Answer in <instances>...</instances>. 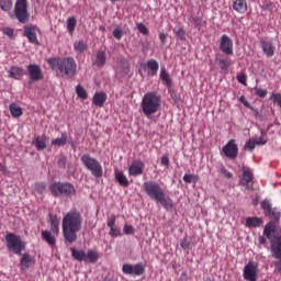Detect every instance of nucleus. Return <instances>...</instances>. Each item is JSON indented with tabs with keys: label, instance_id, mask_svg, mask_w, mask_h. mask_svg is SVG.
<instances>
[{
	"label": "nucleus",
	"instance_id": "obj_1",
	"mask_svg": "<svg viewBox=\"0 0 281 281\" xmlns=\"http://www.w3.org/2000/svg\"><path fill=\"white\" fill-rule=\"evenodd\" d=\"M270 222L265 226L263 234L270 240V249L276 260H281V228L278 226L280 212H268Z\"/></svg>",
	"mask_w": 281,
	"mask_h": 281
},
{
	"label": "nucleus",
	"instance_id": "obj_2",
	"mask_svg": "<svg viewBox=\"0 0 281 281\" xmlns=\"http://www.w3.org/2000/svg\"><path fill=\"white\" fill-rule=\"evenodd\" d=\"M61 229L65 241L74 245L78 240V232L82 229V216H80V213H67L63 218Z\"/></svg>",
	"mask_w": 281,
	"mask_h": 281
},
{
	"label": "nucleus",
	"instance_id": "obj_3",
	"mask_svg": "<svg viewBox=\"0 0 281 281\" xmlns=\"http://www.w3.org/2000/svg\"><path fill=\"white\" fill-rule=\"evenodd\" d=\"M48 64L54 71H59V74L67 76V78H74L78 71V64H76L74 57L50 58Z\"/></svg>",
	"mask_w": 281,
	"mask_h": 281
},
{
	"label": "nucleus",
	"instance_id": "obj_4",
	"mask_svg": "<svg viewBox=\"0 0 281 281\" xmlns=\"http://www.w3.org/2000/svg\"><path fill=\"white\" fill-rule=\"evenodd\" d=\"M143 188L147 196L160 203V205L166 207V210H170V207H172V200H170V198L165 194L164 189H161L159 183L155 181H147L144 182Z\"/></svg>",
	"mask_w": 281,
	"mask_h": 281
},
{
	"label": "nucleus",
	"instance_id": "obj_5",
	"mask_svg": "<svg viewBox=\"0 0 281 281\" xmlns=\"http://www.w3.org/2000/svg\"><path fill=\"white\" fill-rule=\"evenodd\" d=\"M140 109L146 117L155 115L161 109V95L157 92L145 93L140 102Z\"/></svg>",
	"mask_w": 281,
	"mask_h": 281
},
{
	"label": "nucleus",
	"instance_id": "obj_6",
	"mask_svg": "<svg viewBox=\"0 0 281 281\" xmlns=\"http://www.w3.org/2000/svg\"><path fill=\"white\" fill-rule=\"evenodd\" d=\"M81 162L83 164L85 168L91 172L92 177L100 179V177L104 175V170L102 169L100 161L91 157L89 154L81 156Z\"/></svg>",
	"mask_w": 281,
	"mask_h": 281
},
{
	"label": "nucleus",
	"instance_id": "obj_7",
	"mask_svg": "<svg viewBox=\"0 0 281 281\" xmlns=\"http://www.w3.org/2000/svg\"><path fill=\"white\" fill-rule=\"evenodd\" d=\"M5 243L9 251H12L16 256H21V254L25 251V243H23V240L21 239V236L19 235H14L12 233L7 234Z\"/></svg>",
	"mask_w": 281,
	"mask_h": 281
},
{
	"label": "nucleus",
	"instance_id": "obj_8",
	"mask_svg": "<svg viewBox=\"0 0 281 281\" xmlns=\"http://www.w3.org/2000/svg\"><path fill=\"white\" fill-rule=\"evenodd\" d=\"M50 192L54 196H72L76 188L71 183L55 182L50 186Z\"/></svg>",
	"mask_w": 281,
	"mask_h": 281
},
{
	"label": "nucleus",
	"instance_id": "obj_9",
	"mask_svg": "<svg viewBox=\"0 0 281 281\" xmlns=\"http://www.w3.org/2000/svg\"><path fill=\"white\" fill-rule=\"evenodd\" d=\"M14 16L19 23H27L30 21V12H27V0H16L14 7Z\"/></svg>",
	"mask_w": 281,
	"mask_h": 281
},
{
	"label": "nucleus",
	"instance_id": "obj_10",
	"mask_svg": "<svg viewBox=\"0 0 281 281\" xmlns=\"http://www.w3.org/2000/svg\"><path fill=\"white\" fill-rule=\"evenodd\" d=\"M243 278L246 281H257L258 280V263L255 261H249L243 270Z\"/></svg>",
	"mask_w": 281,
	"mask_h": 281
},
{
	"label": "nucleus",
	"instance_id": "obj_11",
	"mask_svg": "<svg viewBox=\"0 0 281 281\" xmlns=\"http://www.w3.org/2000/svg\"><path fill=\"white\" fill-rule=\"evenodd\" d=\"M122 271L125 273V276H143L144 271H146V268L144 267V263H124Z\"/></svg>",
	"mask_w": 281,
	"mask_h": 281
},
{
	"label": "nucleus",
	"instance_id": "obj_12",
	"mask_svg": "<svg viewBox=\"0 0 281 281\" xmlns=\"http://www.w3.org/2000/svg\"><path fill=\"white\" fill-rule=\"evenodd\" d=\"M222 155L228 159H236L238 157V145L236 140L231 139L223 148Z\"/></svg>",
	"mask_w": 281,
	"mask_h": 281
},
{
	"label": "nucleus",
	"instance_id": "obj_13",
	"mask_svg": "<svg viewBox=\"0 0 281 281\" xmlns=\"http://www.w3.org/2000/svg\"><path fill=\"white\" fill-rule=\"evenodd\" d=\"M243 173H241V186H246L248 190L254 189V172H251V169L249 167H243Z\"/></svg>",
	"mask_w": 281,
	"mask_h": 281
},
{
	"label": "nucleus",
	"instance_id": "obj_14",
	"mask_svg": "<svg viewBox=\"0 0 281 281\" xmlns=\"http://www.w3.org/2000/svg\"><path fill=\"white\" fill-rule=\"evenodd\" d=\"M220 49L224 54H227L228 56H232L234 54V42L229 36L223 35L220 43Z\"/></svg>",
	"mask_w": 281,
	"mask_h": 281
},
{
	"label": "nucleus",
	"instance_id": "obj_15",
	"mask_svg": "<svg viewBox=\"0 0 281 281\" xmlns=\"http://www.w3.org/2000/svg\"><path fill=\"white\" fill-rule=\"evenodd\" d=\"M144 172V162L142 160H134L128 167L130 177H139Z\"/></svg>",
	"mask_w": 281,
	"mask_h": 281
},
{
	"label": "nucleus",
	"instance_id": "obj_16",
	"mask_svg": "<svg viewBox=\"0 0 281 281\" xmlns=\"http://www.w3.org/2000/svg\"><path fill=\"white\" fill-rule=\"evenodd\" d=\"M9 78H13V80H21L23 76H25V70L23 67L11 66L8 70Z\"/></svg>",
	"mask_w": 281,
	"mask_h": 281
},
{
	"label": "nucleus",
	"instance_id": "obj_17",
	"mask_svg": "<svg viewBox=\"0 0 281 281\" xmlns=\"http://www.w3.org/2000/svg\"><path fill=\"white\" fill-rule=\"evenodd\" d=\"M104 102H106V92H95L92 98V104H94V106H99L100 109H102V106H104Z\"/></svg>",
	"mask_w": 281,
	"mask_h": 281
},
{
	"label": "nucleus",
	"instance_id": "obj_18",
	"mask_svg": "<svg viewBox=\"0 0 281 281\" xmlns=\"http://www.w3.org/2000/svg\"><path fill=\"white\" fill-rule=\"evenodd\" d=\"M49 221L50 232L54 234V236H58V234H60V220H58V216L50 214Z\"/></svg>",
	"mask_w": 281,
	"mask_h": 281
},
{
	"label": "nucleus",
	"instance_id": "obj_19",
	"mask_svg": "<svg viewBox=\"0 0 281 281\" xmlns=\"http://www.w3.org/2000/svg\"><path fill=\"white\" fill-rule=\"evenodd\" d=\"M30 80L25 85L26 89H33L34 82H36V65L32 64L29 66Z\"/></svg>",
	"mask_w": 281,
	"mask_h": 281
},
{
	"label": "nucleus",
	"instance_id": "obj_20",
	"mask_svg": "<svg viewBox=\"0 0 281 281\" xmlns=\"http://www.w3.org/2000/svg\"><path fill=\"white\" fill-rule=\"evenodd\" d=\"M56 236L54 233L49 231L42 232V239L49 245V247H54L56 245Z\"/></svg>",
	"mask_w": 281,
	"mask_h": 281
},
{
	"label": "nucleus",
	"instance_id": "obj_21",
	"mask_svg": "<svg viewBox=\"0 0 281 281\" xmlns=\"http://www.w3.org/2000/svg\"><path fill=\"white\" fill-rule=\"evenodd\" d=\"M9 111L12 117H21L23 115V109L16 102L10 103Z\"/></svg>",
	"mask_w": 281,
	"mask_h": 281
},
{
	"label": "nucleus",
	"instance_id": "obj_22",
	"mask_svg": "<svg viewBox=\"0 0 281 281\" xmlns=\"http://www.w3.org/2000/svg\"><path fill=\"white\" fill-rule=\"evenodd\" d=\"M233 8L239 14H245L247 12V1L245 0H235Z\"/></svg>",
	"mask_w": 281,
	"mask_h": 281
},
{
	"label": "nucleus",
	"instance_id": "obj_23",
	"mask_svg": "<svg viewBox=\"0 0 281 281\" xmlns=\"http://www.w3.org/2000/svg\"><path fill=\"white\" fill-rule=\"evenodd\" d=\"M24 35L29 38L30 43H36V27L34 26H25Z\"/></svg>",
	"mask_w": 281,
	"mask_h": 281
},
{
	"label": "nucleus",
	"instance_id": "obj_24",
	"mask_svg": "<svg viewBox=\"0 0 281 281\" xmlns=\"http://www.w3.org/2000/svg\"><path fill=\"white\" fill-rule=\"evenodd\" d=\"M74 49L77 54H85L89 49V45H87V42L79 40L74 43Z\"/></svg>",
	"mask_w": 281,
	"mask_h": 281
},
{
	"label": "nucleus",
	"instance_id": "obj_25",
	"mask_svg": "<svg viewBox=\"0 0 281 281\" xmlns=\"http://www.w3.org/2000/svg\"><path fill=\"white\" fill-rule=\"evenodd\" d=\"M261 48L268 58H271L274 54L273 44L271 42L261 41Z\"/></svg>",
	"mask_w": 281,
	"mask_h": 281
},
{
	"label": "nucleus",
	"instance_id": "obj_26",
	"mask_svg": "<svg viewBox=\"0 0 281 281\" xmlns=\"http://www.w3.org/2000/svg\"><path fill=\"white\" fill-rule=\"evenodd\" d=\"M147 69H149L148 71L149 76H157V72L159 71V63L155 59L148 60Z\"/></svg>",
	"mask_w": 281,
	"mask_h": 281
},
{
	"label": "nucleus",
	"instance_id": "obj_27",
	"mask_svg": "<svg viewBox=\"0 0 281 281\" xmlns=\"http://www.w3.org/2000/svg\"><path fill=\"white\" fill-rule=\"evenodd\" d=\"M68 34L70 36H74V32H76V25H78V21L76 20V16H70L66 21Z\"/></svg>",
	"mask_w": 281,
	"mask_h": 281
},
{
	"label": "nucleus",
	"instance_id": "obj_28",
	"mask_svg": "<svg viewBox=\"0 0 281 281\" xmlns=\"http://www.w3.org/2000/svg\"><path fill=\"white\" fill-rule=\"evenodd\" d=\"M71 256L75 258V260H78L79 262H82V260H87V252L85 250H78L76 248H70Z\"/></svg>",
	"mask_w": 281,
	"mask_h": 281
},
{
	"label": "nucleus",
	"instance_id": "obj_29",
	"mask_svg": "<svg viewBox=\"0 0 281 281\" xmlns=\"http://www.w3.org/2000/svg\"><path fill=\"white\" fill-rule=\"evenodd\" d=\"M115 179H116L117 183H120V186H123V187L127 188L128 178H126V176H124V172L116 170L115 171Z\"/></svg>",
	"mask_w": 281,
	"mask_h": 281
},
{
	"label": "nucleus",
	"instance_id": "obj_30",
	"mask_svg": "<svg viewBox=\"0 0 281 281\" xmlns=\"http://www.w3.org/2000/svg\"><path fill=\"white\" fill-rule=\"evenodd\" d=\"M30 265H32V256H30V254H24L20 262L21 269H30Z\"/></svg>",
	"mask_w": 281,
	"mask_h": 281
},
{
	"label": "nucleus",
	"instance_id": "obj_31",
	"mask_svg": "<svg viewBox=\"0 0 281 281\" xmlns=\"http://www.w3.org/2000/svg\"><path fill=\"white\" fill-rule=\"evenodd\" d=\"M106 63V54L103 50L97 53L95 65L97 67H104Z\"/></svg>",
	"mask_w": 281,
	"mask_h": 281
},
{
	"label": "nucleus",
	"instance_id": "obj_32",
	"mask_svg": "<svg viewBox=\"0 0 281 281\" xmlns=\"http://www.w3.org/2000/svg\"><path fill=\"white\" fill-rule=\"evenodd\" d=\"M260 225H262V218L248 217L246 220V227H260Z\"/></svg>",
	"mask_w": 281,
	"mask_h": 281
},
{
	"label": "nucleus",
	"instance_id": "obj_33",
	"mask_svg": "<svg viewBox=\"0 0 281 281\" xmlns=\"http://www.w3.org/2000/svg\"><path fill=\"white\" fill-rule=\"evenodd\" d=\"M160 80H162L168 88L172 87V79H170V75L166 72V68H161L160 70Z\"/></svg>",
	"mask_w": 281,
	"mask_h": 281
},
{
	"label": "nucleus",
	"instance_id": "obj_34",
	"mask_svg": "<svg viewBox=\"0 0 281 281\" xmlns=\"http://www.w3.org/2000/svg\"><path fill=\"white\" fill-rule=\"evenodd\" d=\"M218 63L222 71H227V69L232 67V59H229V57L220 58Z\"/></svg>",
	"mask_w": 281,
	"mask_h": 281
},
{
	"label": "nucleus",
	"instance_id": "obj_35",
	"mask_svg": "<svg viewBox=\"0 0 281 281\" xmlns=\"http://www.w3.org/2000/svg\"><path fill=\"white\" fill-rule=\"evenodd\" d=\"M67 139H69V136H67V133H63L60 138H55L52 140L53 146H65L67 144Z\"/></svg>",
	"mask_w": 281,
	"mask_h": 281
},
{
	"label": "nucleus",
	"instance_id": "obj_36",
	"mask_svg": "<svg viewBox=\"0 0 281 281\" xmlns=\"http://www.w3.org/2000/svg\"><path fill=\"white\" fill-rule=\"evenodd\" d=\"M100 258V255L95 250H88L86 254V259L89 260L92 265H95L98 262V259Z\"/></svg>",
	"mask_w": 281,
	"mask_h": 281
},
{
	"label": "nucleus",
	"instance_id": "obj_37",
	"mask_svg": "<svg viewBox=\"0 0 281 281\" xmlns=\"http://www.w3.org/2000/svg\"><path fill=\"white\" fill-rule=\"evenodd\" d=\"M76 93L78 98H80L81 100H87V98H89V93H87V90L85 89V87L80 85L76 87Z\"/></svg>",
	"mask_w": 281,
	"mask_h": 281
},
{
	"label": "nucleus",
	"instance_id": "obj_38",
	"mask_svg": "<svg viewBox=\"0 0 281 281\" xmlns=\"http://www.w3.org/2000/svg\"><path fill=\"white\" fill-rule=\"evenodd\" d=\"M0 8L4 12H10L12 10V0H0Z\"/></svg>",
	"mask_w": 281,
	"mask_h": 281
},
{
	"label": "nucleus",
	"instance_id": "obj_39",
	"mask_svg": "<svg viewBox=\"0 0 281 281\" xmlns=\"http://www.w3.org/2000/svg\"><path fill=\"white\" fill-rule=\"evenodd\" d=\"M47 147V138L46 136H41L37 137L36 139V148H38L40 150H43V148Z\"/></svg>",
	"mask_w": 281,
	"mask_h": 281
},
{
	"label": "nucleus",
	"instance_id": "obj_40",
	"mask_svg": "<svg viewBox=\"0 0 281 281\" xmlns=\"http://www.w3.org/2000/svg\"><path fill=\"white\" fill-rule=\"evenodd\" d=\"M183 181L184 183H196V181H199V176L186 173L183 176Z\"/></svg>",
	"mask_w": 281,
	"mask_h": 281
},
{
	"label": "nucleus",
	"instance_id": "obj_41",
	"mask_svg": "<svg viewBox=\"0 0 281 281\" xmlns=\"http://www.w3.org/2000/svg\"><path fill=\"white\" fill-rule=\"evenodd\" d=\"M121 235H122V232L117 226L110 227V236H112V238H117V236H121Z\"/></svg>",
	"mask_w": 281,
	"mask_h": 281
},
{
	"label": "nucleus",
	"instance_id": "obj_42",
	"mask_svg": "<svg viewBox=\"0 0 281 281\" xmlns=\"http://www.w3.org/2000/svg\"><path fill=\"white\" fill-rule=\"evenodd\" d=\"M256 148V138L248 139L245 144V149L246 150H254Z\"/></svg>",
	"mask_w": 281,
	"mask_h": 281
},
{
	"label": "nucleus",
	"instance_id": "obj_43",
	"mask_svg": "<svg viewBox=\"0 0 281 281\" xmlns=\"http://www.w3.org/2000/svg\"><path fill=\"white\" fill-rule=\"evenodd\" d=\"M237 82L247 87V75H245V72L237 75Z\"/></svg>",
	"mask_w": 281,
	"mask_h": 281
},
{
	"label": "nucleus",
	"instance_id": "obj_44",
	"mask_svg": "<svg viewBox=\"0 0 281 281\" xmlns=\"http://www.w3.org/2000/svg\"><path fill=\"white\" fill-rule=\"evenodd\" d=\"M261 207H262L263 212H271V210H272L271 202L269 200L262 201Z\"/></svg>",
	"mask_w": 281,
	"mask_h": 281
},
{
	"label": "nucleus",
	"instance_id": "obj_45",
	"mask_svg": "<svg viewBox=\"0 0 281 281\" xmlns=\"http://www.w3.org/2000/svg\"><path fill=\"white\" fill-rule=\"evenodd\" d=\"M137 30L140 32V34H144V36H148V27H146L144 23H138Z\"/></svg>",
	"mask_w": 281,
	"mask_h": 281
},
{
	"label": "nucleus",
	"instance_id": "obj_46",
	"mask_svg": "<svg viewBox=\"0 0 281 281\" xmlns=\"http://www.w3.org/2000/svg\"><path fill=\"white\" fill-rule=\"evenodd\" d=\"M255 93L258 95V98H265L267 95V90L255 88Z\"/></svg>",
	"mask_w": 281,
	"mask_h": 281
},
{
	"label": "nucleus",
	"instance_id": "obj_47",
	"mask_svg": "<svg viewBox=\"0 0 281 281\" xmlns=\"http://www.w3.org/2000/svg\"><path fill=\"white\" fill-rule=\"evenodd\" d=\"M180 246L183 249H190V239H188V237H183V239L180 241Z\"/></svg>",
	"mask_w": 281,
	"mask_h": 281
},
{
	"label": "nucleus",
	"instance_id": "obj_48",
	"mask_svg": "<svg viewBox=\"0 0 281 281\" xmlns=\"http://www.w3.org/2000/svg\"><path fill=\"white\" fill-rule=\"evenodd\" d=\"M256 146H265L267 144V138L260 136L259 138H255Z\"/></svg>",
	"mask_w": 281,
	"mask_h": 281
},
{
	"label": "nucleus",
	"instance_id": "obj_49",
	"mask_svg": "<svg viewBox=\"0 0 281 281\" xmlns=\"http://www.w3.org/2000/svg\"><path fill=\"white\" fill-rule=\"evenodd\" d=\"M123 34H124V32L121 29H115L113 32V36H114V38H117V41H120V38H122Z\"/></svg>",
	"mask_w": 281,
	"mask_h": 281
},
{
	"label": "nucleus",
	"instance_id": "obj_50",
	"mask_svg": "<svg viewBox=\"0 0 281 281\" xmlns=\"http://www.w3.org/2000/svg\"><path fill=\"white\" fill-rule=\"evenodd\" d=\"M2 32L3 34H5V36H14V30H12L11 27H4Z\"/></svg>",
	"mask_w": 281,
	"mask_h": 281
},
{
	"label": "nucleus",
	"instance_id": "obj_51",
	"mask_svg": "<svg viewBox=\"0 0 281 281\" xmlns=\"http://www.w3.org/2000/svg\"><path fill=\"white\" fill-rule=\"evenodd\" d=\"M177 36L179 37L180 41H183V38H186V31L183 30V27H180L177 31Z\"/></svg>",
	"mask_w": 281,
	"mask_h": 281
},
{
	"label": "nucleus",
	"instance_id": "obj_52",
	"mask_svg": "<svg viewBox=\"0 0 281 281\" xmlns=\"http://www.w3.org/2000/svg\"><path fill=\"white\" fill-rule=\"evenodd\" d=\"M221 172L222 175H224V177H226V179H232V177H234L232 175V172H229L227 169H225L224 167L221 168Z\"/></svg>",
	"mask_w": 281,
	"mask_h": 281
},
{
	"label": "nucleus",
	"instance_id": "obj_53",
	"mask_svg": "<svg viewBox=\"0 0 281 281\" xmlns=\"http://www.w3.org/2000/svg\"><path fill=\"white\" fill-rule=\"evenodd\" d=\"M124 234H133V226L125 224L124 228H123Z\"/></svg>",
	"mask_w": 281,
	"mask_h": 281
},
{
	"label": "nucleus",
	"instance_id": "obj_54",
	"mask_svg": "<svg viewBox=\"0 0 281 281\" xmlns=\"http://www.w3.org/2000/svg\"><path fill=\"white\" fill-rule=\"evenodd\" d=\"M160 161L162 166H170V159L168 158V156H162Z\"/></svg>",
	"mask_w": 281,
	"mask_h": 281
},
{
	"label": "nucleus",
	"instance_id": "obj_55",
	"mask_svg": "<svg viewBox=\"0 0 281 281\" xmlns=\"http://www.w3.org/2000/svg\"><path fill=\"white\" fill-rule=\"evenodd\" d=\"M108 227H115V216L110 217L108 221Z\"/></svg>",
	"mask_w": 281,
	"mask_h": 281
},
{
	"label": "nucleus",
	"instance_id": "obj_56",
	"mask_svg": "<svg viewBox=\"0 0 281 281\" xmlns=\"http://www.w3.org/2000/svg\"><path fill=\"white\" fill-rule=\"evenodd\" d=\"M239 102H241V104H244V106H247V108L250 106L249 101H247V99L245 97H240Z\"/></svg>",
	"mask_w": 281,
	"mask_h": 281
},
{
	"label": "nucleus",
	"instance_id": "obj_57",
	"mask_svg": "<svg viewBox=\"0 0 281 281\" xmlns=\"http://www.w3.org/2000/svg\"><path fill=\"white\" fill-rule=\"evenodd\" d=\"M159 38H160L162 45H166V40L168 38V35H166V33H160Z\"/></svg>",
	"mask_w": 281,
	"mask_h": 281
},
{
	"label": "nucleus",
	"instance_id": "obj_58",
	"mask_svg": "<svg viewBox=\"0 0 281 281\" xmlns=\"http://www.w3.org/2000/svg\"><path fill=\"white\" fill-rule=\"evenodd\" d=\"M43 78V72H41V68L36 67V80H41Z\"/></svg>",
	"mask_w": 281,
	"mask_h": 281
},
{
	"label": "nucleus",
	"instance_id": "obj_59",
	"mask_svg": "<svg viewBox=\"0 0 281 281\" xmlns=\"http://www.w3.org/2000/svg\"><path fill=\"white\" fill-rule=\"evenodd\" d=\"M46 186L45 183H41L37 186V192H43L45 190Z\"/></svg>",
	"mask_w": 281,
	"mask_h": 281
},
{
	"label": "nucleus",
	"instance_id": "obj_60",
	"mask_svg": "<svg viewBox=\"0 0 281 281\" xmlns=\"http://www.w3.org/2000/svg\"><path fill=\"white\" fill-rule=\"evenodd\" d=\"M0 172H5V166H3V164L0 162Z\"/></svg>",
	"mask_w": 281,
	"mask_h": 281
},
{
	"label": "nucleus",
	"instance_id": "obj_61",
	"mask_svg": "<svg viewBox=\"0 0 281 281\" xmlns=\"http://www.w3.org/2000/svg\"><path fill=\"white\" fill-rule=\"evenodd\" d=\"M112 1H116V0H112Z\"/></svg>",
	"mask_w": 281,
	"mask_h": 281
}]
</instances>
